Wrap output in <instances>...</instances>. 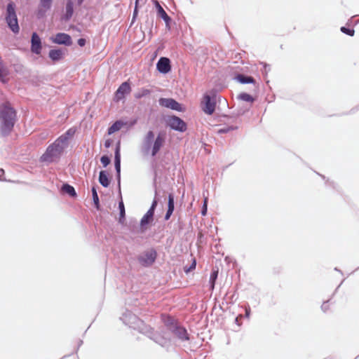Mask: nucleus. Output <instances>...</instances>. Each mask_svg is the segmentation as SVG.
Wrapping results in <instances>:
<instances>
[{
	"label": "nucleus",
	"instance_id": "39",
	"mask_svg": "<svg viewBox=\"0 0 359 359\" xmlns=\"http://www.w3.org/2000/svg\"><path fill=\"white\" fill-rule=\"evenodd\" d=\"M340 31L343 34H344L347 36H353L355 34V29L353 27H351V26H347V25L341 26L340 27Z\"/></svg>",
	"mask_w": 359,
	"mask_h": 359
},
{
	"label": "nucleus",
	"instance_id": "51",
	"mask_svg": "<svg viewBox=\"0 0 359 359\" xmlns=\"http://www.w3.org/2000/svg\"><path fill=\"white\" fill-rule=\"evenodd\" d=\"M358 111H359V103L351 108L348 111L343 113L342 115H352L355 114Z\"/></svg>",
	"mask_w": 359,
	"mask_h": 359
},
{
	"label": "nucleus",
	"instance_id": "25",
	"mask_svg": "<svg viewBox=\"0 0 359 359\" xmlns=\"http://www.w3.org/2000/svg\"><path fill=\"white\" fill-rule=\"evenodd\" d=\"M98 182L104 188L109 187L111 182V177L109 175L107 170H101L100 171Z\"/></svg>",
	"mask_w": 359,
	"mask_h": 359
},
{
	"label": "nucleus",
	"instance_id": "63",
	"mask_svg": "<svg viewBox=\"0 0 359 359\" xmlns=\"http://www.w3.org/2000/svg\"><path fill=\"white\" fill-rule=\"evenodd\" d=\"M178 225L180 230L183 229L184 224L183 222H180V219L178 220Z\"/></svg>",
	"mask_w": 359,
	"mask_h": 359
},
{
	"label": "nucleus",
	"instance_id": "43",
	"mask_svg": "<svg viewBox=\"0 0 359 359\" xmlns=\"http://www.w3.org/2000/svg\"><path fill=\"white\" fill-rule=\"evenodd\" d=\"M262 69H261L262 74L264 79H266L269 72L271 70L270 65L266 62H262Z\"/></svg>",
	"mask_w": 359,
	"mask_h": 359
},
{
	"label": "nucleus",
	"instance_id": "56",
	"mask_svg": "<svg viewBox=\"0 0 359 359\" xmlns=\"http://www.w3.org/2000/svg\"><path fill=\"white\" fill-rule=\"evenodd\" d=\"M114 161H121V151L114 150Z\"/></svg>",
	"mask_w": 359,
	"mask_h": 359
},
{
	"label": "nucleus",
	"instance_id": "44",
	"mask_svg": "<svg viewBox=\"0 0 359 359\" xmlns=\"http://www.w3.org/2000/svg\"><path fill=\"white\" fill-rule=\"evenodd\" d=\"M218 278V269L217 270H212L210 274V280L209 283L210 285H215L216 283L217 279Z\"/></svg>",
	"mask_w": 359,
	"mask_h": 359
},
{
	"label": "nucleus",
	"instance_id": "17",
	"mask_svg": "<svg viewBox=\"0 0 359 359\" xmlns=\"http://www.w3.org/2000/svg\"><path fill=\"white\" fill-rule=\"evenodd\" d=\"M171 60L165 56H161L156 64V69L160 74L166 75L172 72Z\"/></svg>",
	"mask_w": 359,
	"mask_h": 359
},
{
	"label": "nucleus",
	"instance_id": "42",
	"mask_svg": "<svg viewBox=\"0 0 359 359\" xmlns=\"http://www.w3.org/2000/svg\"><path fill=\"white\" fill-rule=\"evenodd\" d=\"M196 267V261L194 259L191 263L189 265H186L184 266V271L186 274L189 273L192 271L195 270Z\"/></svg>",
	"mask_w": 359,
	"mask_h": 359
},
{
	"label": "nucleus",
	"instance_id": "48",
	"mask_svg": "<svg viewBox=\"0 0 359 359\" xmlns=\"http://www.w3.org/2000/svg\"><path fill=\"white\" fill-rule=\"evenodd\" d=\"M208 199L205 198L201 209V214L202 216H206L208 214Z\"/></svg>",
	"mask_w": 359,
	"mask_h": 359
},
{
	"label": "nucleus",
	"instance_id": "52",
	"mask_svg": "<svg viewBox=\"0 0 359 359\" xmlns=\"http://www.w3.org/2000/svg\"><path fill=\"white\" fill-rule=\"evenodd\" d=\"M120 197H121V198H120V200L118 201V211L119 212H126V208H125L124 203H123V198H122L121 193H120Z\"/></svg>",
	"mask_w": 359,
	"mask_h": 359
},
{
	"label": "nucleus",
	"instance_id": "64",
	"mask_svg": "<svg viewBox=\"0 0 359 359\" xmlns=\"http://www.w3.org/2000/svg\"><path fill=\"white\" fill-rule=\"evenodd\" d=\"M334 271H336L339 272V273H341V274H343L342 271H341V270H340L339 269H338L337 267H335V268L334 269Z\"/></svg>",
	"mask_w": 359,
	"mask_h": 359
},
{
	"label": "nucleus",
	"instance_id": "40",
	"mask_svg": "<svg viewBox=\"0 0 359 359\" xmlns=\"http://www.w3.org/2000/svg\"><path fill=\"white\" fill-rule=\"evenodd\" d=\"M111 161V155L103 154L100 157V162L103 168H107Z\"/></svg>",
	"mask_w": 359,
	"mask_h": 359
},
{
	"label": "nucleus",
	"instance_id": "28",
	"mask_svg": "<svg viewBox=\"0 0 359 359\" xmlns=\"http://www.w3.org/2000/svg\"><path fill=\"white\" fill-rule=\"evenodd\" d=\"M121 125L122 124L121 123V120H119V118L114 121H112L107 129V135H111L115 133L118 132L122 129Z\"/></svg>",
	"mask_w": 359,
	"mask_h": 359
},
{
	"label": "nucleus",
	"instance_id": "11",
	"mask_svg": "<svg viewBox=\"0 0 359 359\" xmlns=\"http://www.w3.org/2000/svg\"><path fill=\"white\" fill-rule=\"evenodd\" d=\"M157 257V250L154 248H151L138 255L137 260L142 266L148 268L156 262Z\"/></svg>",
	"mask_w": 359,
	"mask_h": 359
},
{
	"label": "nucleus",
	"instance_id": "14",
	"mask_svg": "<svg viewBox=\"0 0 359 359\" xmlns=\"http://www.w3.org/2000/svg\"><path fill=\"white\" fill-rule=\"evenodd\" d=\"M231 79L240 84H252L255 93L259 90V84L252 76L244 75L237 71H234L231 74Z\"/></svg>",
	"mask_w": 359,
	"mask_h": 359
},
{
	"label": "nucleus",
	"instance_id": "31",
	"mask_svg": "<svg viewBox=\"0 0 359 359\" xmlns=\"http://www.w3.org/2000/svg\"><path fill=\"white\" fill-rule=\"evenodd\" d=\"M220 118H223L224 120L231 121L232 123H236L238 118L241 117L240 115L237 114V109L232 111L230 114L222 113L219 114Z\"/></svg>",
	"mask_w": 359,
	"mask_h": 359
},
{
	"label": "nucleus",
	"instance_id": "18",
	"mask_svg": "<svg viewBox=\"0 0 359 359\" xmlns=\"http://www.w3.org/2000/svg\"><path fill=\"white\" fill-rule=\"evenodd\" d=\"M76 132H77V128L76 126H72V127L68 128L61 135L57 137L55 139V140L57 141L64 147L67 149L69 145L70 140L74 137Z\"/></svg>",
	"mask_w": 359,
	"mask_h": 359
},
{
	"label": "nucleus",
	"instance_id": "32",
	"mask_svg": "<svg viewBox=\"0 0 359 359\" xmlns=\"http://www.w3.org/2000/svg\"><path fill=\"white\" fill-rule=\"evenodd\" d=\"M160 183H161V181H159V180H157V181H154V180H152V186H153L154 191V197L153 200H156L157 203H159L161 199Z\"/></svg>",
	"mask_w": 359,
	"mask_h": 359
},
{
	"label": "nucleus",
	"instance_id": "7",
	"mask_svg": "<svg viewBox=\"0 0 359 359\" xmlns=\"http://www.w3.org/2000/svg\"><path fill=\"white\" fill-rule=\"evenodd\" d=\"M67 149L55 140L46 149L44 153L39 157V162L48 165L58 163Z\"/></svg>",
	"mask_w": 359,
	"mask_h": 359
},
{
	"label": "nucleus",
	"instance_id": "22",
	"mask_svg": "<svg viewBox=\"0 0 359 359\" xmlns=\"http://www.w3.org/2000/svg\"><path fill=\"white\" fill-rule=\"evenodd\" d=\"M154 216L146 212L140 221V224L145 233L149 229L155 224Z\"/></svg>",
	"mask_w": 359,
	"mask_h": 359
},
{
	"label": "nucleus",
	"instance_id": "26",
	"mask_svg": "<svg viewBox=\"0 0 359 359\" xmlns=\"http://www.w3.org/2000/svg\"><path fill=\"white\" fill-rule=\"evenodd\" d=\"M121 120V128H125L126 132L130 130L137 123V118H130L127 119L125 117H121L119 118Z\"/></svg>",
	"mask_w": 359,
	"mask_h": 359
},
{
	"label": "nucleus",
	"instance_id": "1",
	"mask_svg": "<svg viewBox=\"0 0 359 359\" xmlns=\"http://www.w3.org/2000/svg\"><path fill=\"white\" fill-rule=\"evenodd\" d=\"M161 320L165 329L164 332L169 333L174 339L181 343L191 341V337L187 328L176 317L162 313Z\"/></svg>",
	"mask_w": 359,
	"mask_h": 359
},
{
	"label": "nucleus",
	"instance_id": "59",
	"mask_svg": "<svg viewBox=\"0 0 359 359\" xmlns=\"http://www.w3.org/2000/svg\"><path fill=\"white\" fill-rule=\"evenodd\" d=\"M115 172L121 171V161H114Z\"/></svg>",
	"mask_w": 359,
	"mask_h": 359
},
{
	"label": "nucleus",
	"instance_id": "49",
	"mask_svg": "<svg viewBox=\"0 0 359 359\" xmlns=\"http://www.w3.org/2000/svg\"><path fill=\"white\" fill-rule=\"evenodd\" d=\"M158 203L156 200H152L151 204L147 212L154 216Z\"/></svg>",
	"mask_w": 359,
	"mask_h": 359
},
{
	"label": "nucleus",
	"instance_id": "16",
	"mask_svg": "<svg viewBox=\"0 0 359 359\" xmlns=\"http://www.w3.org/2000/svg\"><path fill=\"white\" fill-rule=\"evenodd\" d=\"M75 12V6L74 0H65L62 13L60 16L61 22H68L72 18Z\"/></svg>",
	"mask_w": 359,
	"mask_h": 359
},
{
	"label": "nucleus",
	"instance_id": "4",
	"mask_svg": "<svg viewBox=\"0 0 359 359\" xmlns=\"http://www.w3.org/2000/svg\"><path fill=\"white\" fill-rule=\"evenodd\" d=\"M134 330H137L139 332L147 336L151 340L154 341L163 348H168L172 341L170 337H166L164 330L161 331L155 330V329L149 325H147L142 320L135 327Z\"/></svg>",
	"mask_w": 359,
	"mask_h": 359
},
{
	"label": "nucleus",
	"instance_id": "53",
	"mask_svg": "<svg viewBox=\"0 0 359 359\" xmlns=\"http://www.w3.org/2000/svg\"><path fill=\"white\" fill-rule=\"evenodd\" d=\"M116 180L117 182V189L121 192V172H115Z\"/></svg>",
	"mask_w": 359,
	"mask_h": 359
},
{
	"label": "nucleus",
	"instance_id": "58",
	"mask_svg": "<svg viewBox=\"0 0 359 359\" xmlns=\"http://www.w3.org/2000/svg\"><path fill=\"white\" fill-rule=\"evenodd\" d=\"M69 29H72V31L76 32L78 33H81V29L79 28L77 25H75L74 24H70L69 25Z\"/></svg>",
	"mask_w": 359,
	"mask_h": 359
},
{
	"label": "nucleus",
	"instance_id": "30",
	"mask_svg": "<svg viewBox=\"0 0 359 359\" xmlns=\"http://www.w3.org/2000/svg\"><path fill=\"white\" fill-rule=\"evenodd\" d=\"M238 100L252 104L256 100V98L247 92H241L236 97Z\"/></svg>",
	"mask_w": 359,
	"mask_h": 359
},
{
	"label": "nucleus",
	"instance_id": "62",
	"mask_svg": "<svg viewBox=\"0 0 359 359\" xmlns=\"http://www.w3.org/2000/svg\"><path fill=\"white\" fill-rule=\"evenodd\" d=\"M85 1L86 0H76L74 1V6L77 7H81Z\"/></svg>",
	"mask_w": 359,
	"mask_h": 359
},
{
	"label": "nucleus",
	"instance_id": "3",
	"mask_svg": "<svg viewBox=\"0 0 359 359\" xmlns=\"http://www.w3.org/2000/svg\"><path fill=\"white\" fill-rule=\"evenodd\" d=\"M18 120L17 111L7 104H0V135L1 137H8L14 128Z\"/></svg>",
	"mask_w": 359,
	"mask_h": 359
},
{
	"label": "nucleus",
	"instance_id": "41",
	"mask_svg": "<svg viewBox=\"0 0 359 359\" xmlns=\"http://www.w3.org/2000/svg\"><path fill=\"white\" fill-rule=\"evenodd\" d=\"M251 106H252L251 104H250V105L243 104L242 106L238 107V108L236 109L237 114L240 115L241 116L245 115L246 113H248L250 111Z\"/></svg>",
	"mask_w": 359,
	"mask_h": 359
},
{
	"label": "nucleus",
	"instance_id": "13",
	"mask_svg": "<svg viewBox=\"0 0 359 359\" xmlns=\"http://www.w3.org/2000/svg\"><path fill=\"white\" fill-rule=\"evenodd\" d=\"M54 0H39L37 8L34 11V15L39 20L45 19L47 13L51 10Z\"/></svg>",
	"mask_w": 359,
	"mask_h": 359
},
{
	"label": "nucleus",
	"instance_id": "60",
	"mask_svg": "<svg viewBox=\"0 0 359 359\" xmlns=\"http://www.w3.org/2000/svg\"><path fill=\"white\" fill-rule=\"evenodd\" d=\"M121 141L118 140L115 143L114 150L121 151Z\"/></svg>",
	"mask_w": 359,
	"mask_h": 359
},
{
	"label": "nucleus",
	"instance_id": "38",
	"mask_svg": "<svg viewBox=\"0 0 359 359\" xmlns=\"http://www.w3.org/2000/svg\"><path fill=\"white\" fill-rule=\"evenodd\" d=\"M343 281H344V280L341 282V283L334 290L332 297L329 299H327L326 301H324L323 302V304L321 305V307H320L323 312L326 313L329 310L330 307H329L328 304L331 302V299H332V297L336 294V292H337L338 289L339 288V287L342 284Z\"/></svg>",
	"mask_w": 359,
	"mask_h": 359
},
{
	"label": "nucleus",
	"instance_id": "24",
	"mask_svg": "<svg viewBox=\"0 0 359 359\" xmlns=\"http://www.w3.org/2000/svg\"><path fill=\"white\" fill-rule=\"evenodd\" d=\"M125 226H126L132 233H144L140 222H138L135 218H130L128 222H126V225H125Z\"/></svg>",
	"mask_w": 359,
	"mask_h": 359
},
{
	"label": "nucleus",
	"instance_id": "9",
	"mask_svg": "<svg viewBox=\"0 0 359 359\" xmlns=\"http://www.w3.org/2000/svg\"><path fill=\"white\" fill-rule=\"evenodd\" d=\"M161 121L163 122L165 127L173 131L184 133L188 128L187 123L182 118L175 114L162 115Z\"/></svg>",
	"mask_w": 359,
	"mask_h": 359
},
{
	"label": "nucleus",
	"instance_id": "21",
	"mask_svg": "<svg viewBox=\"0 0 359 359\" xmlns=\"http://www.w3.org/2000/svg\"><path fill=\"white\" fill-rule=\"evenodd\" d=\"M66 55V50L59 47H55L48 51V58L53 62H57L62 60Z\"/></svg>",
	"mask_w": 359,
	"mask_h": 359
},
{
	"label": "nucleus",
	"instance_id": "47",
	"mask_svg": "<svg viewBox=\"0 0 359 359\" xmlns=\"http://www.w3.org/2000/svg\"><path fill=\"white\" fill-rule=\"evenodd\" d=\"M225 88V86L220 83V82H216L215 83V85L213 88H212L210 90H215L217 91V97H222L219 93L220 91H222Z\"/></svg>",
	"mask_w": 359,
	"mask_h": 359
},
{
	"label": "nucleus",
	"instance_id": "45",
	"mask_svg": "<svg viewBox=\"0 0 359 359\" xmlns=\"http://www.w3.org/2000/svg\"><path fill=\"white\" fill-rule=\"evenodd\" d=\"M117 222L122 226H125L126 225V212H119L118 217L117 219Z\"/></svg>",
	"mask_w": 359,
	"mask_h": 359
},
{
	"label": "nucleus",
	"instance_id": "12",
	"mask_svg": "<svg viewBox=\"0 0 359 359\" xmlns=\"http://www.w3.org/2000/svg\"><path fill=\"white\" fill-rule=\"evenodd\" d=\"M158 102L161 107L172 111L183 113L187 110V107L184 104L179 102L172 97H160Z\"/></svg>",
	"mask_w": 359,
	"mask_h": 359
},
{
	"label": "nucleus",
	"instance_id": "2",
	"mask_svg": "<svg viewBox=\"0 0 359 359\" xmlns=\"http://www.w3.org/2000/svg\"><path fill=\"white\" fill-rule=\"evenodd\" d=\"M165 142V137L164 134L158 133L155 137L154 132L149 130L144 137L140 151L144 156H156L164 147Z\"/></svg>",
	"mask_w": 359,
	"mask_h": 359
},
{
	"label": "nucleus",
	"instance_id": "37",
	"mask_svg": "<svg viewBox=\"0 0 359 359\" xmlns=\"http://www.w3.org/2000/svg\"><path fill=\"white\" fill-rule=\"evenodd\" d=\"M151 93V90L146 88H141L139 89V90L134 94V97L137 100H140L142 97H144L149 95H150Z\"/></svg>",
	"mask_w": 359,
	"mask_h": 359
},
{
	"label": "nucleus",
	"instance_id": "6",
	"mask_svg": "<svg viewBox=\"0 0 359 359\" xmlns=\"http://www.w3.org/2000/svg\"><path fill=\"white\" fill-rule=\"evenodd\" d=\"M222 101H224V102L227 104L229 109L231 108L226 99L223 97H217L216 90H209L203 95V101L201 104V110L207 115H212L216 107L217 110L220 111Z\"/></svg>",
	"mask_w": 359,
	"mask_h": 359
},
{
	"label": "nucleus",
	"instance_id": "50",
	"mask_svg": "<svg viewBox=\"0 0 359 359\" xmlns=\"http://www.w3.org/2000/svg\"><path fill=\"white\" fill-rule=\"evenodd\" d=\"M165 25V29L168 31L171 30V25H175V22L173 21V20L169 16L167 18V19L163 20Z\"/></svg>",
	"mask_w": 359,
	"mask_h": 359
},
{
	"label": "nucleus",
	"instance_id": "20",
	"mask_svg": "<svg viewBox=\"0 0 359 359\" xmlns=\"http://www.w3.org/2000/svg\"><path fill=\"white\" fill-rule=\"evenodd\" d=\"M30 50L32 53L37 55L41 53V38L36 32H33L31 35Z\"/></svg>",
	"mask_w": 359,
	"mask_h": 359
},
{
	"label": "nucleus",
	"instance_id": "35",
	"mask_svg": "<svg viewBox=\"0 0 359 359\" xmlns=\"http://www.w3.org/2000/svg\"><path fill=\"white\" fill-rule=\"evenodd\" d=\"M154 6L156 8L157 18L164 20L169 17L163 7L157 1L154 4Z\"/></svg>",
	"mask_w": 359,
	"mask_h": 359
},
{
	"label": "nucleus",
	"instance_id": "55",
	"mask_svg": "<svg viewBox=\"0 0 359 359\" xmlns=\"http://www.w3.org/2000/svg\"><path fill=\"white\" fill-rule=\"evenodd\" d=\"M86 42H87L86 39L83 37L78 39L77 41H76L78 46L81 48L84 47L86 44Z\"/></svg>",
	"mask_w": 359,
	"mask_h": 359
},
{
	"label": "nucleus",
	"instance_id": "29",
	"mask_svg": "<svg viewBox=\"0 0 359 359\" xmlns=\"http://www.w3.org/2000/svg\"><path fill=\"white\" fill-rule=\"evenodd\" d=\"M62 189L71 198H76L77 197V193L76 191L75 188L69 184L68 182H65L62 183Z\"/></svg>",
	"mask_w": 359,
	"mask_h": 359
},
{
	"label": "nucleus",
	"instance_id": "8",
	"mask_svg": "<svg viewBox=\"0 0 359 359\" xmlns=\"http://www.w3.org/2000/svg\"><path fill=\"white\" fill-rule=\"evenodd\" d=\"M16 9L17 7L15 2L13 1H9L6 5V15L5 17V22L8 28L14 34H18L20 31Z\"/></svg>",
	"mask_w": 359,
	"mask_h": 359
},
{
	"label": "nucleus",
	"instance_id": "36",
	"mask_svg": "<svg viewBox=\"0 0 359 359\" xmlns=\"http://www.w3.org/2000/svg\"><path fill=\"white\" fill-rule=\"evenodd\" d=\"M238 129V126L225 124L223 127L218 129L217 133L220 134V135L226 134V133H229V132L236 130Z\"/></svg>",
	"mask_w": 359,
	"mask_h": 359
},
{
	"label": "nucleus",
	"instance_id": "61",
	"mask_svg": "<svg viewBox=\"0 0 359 359\" xmlns=\"http://www.w3.org/2000/svg\"><path fill=\"white\" fill-rule=\"evenodd\" d=\"M241 315H238V316H236L234 319V323L238 327H240L241 325H242V322L239 320V318H241Z\"/></svg>",
	"mask_w": 359,
	"mask_h": 359
},
{
	"label": "nucleus",
	"instance_id": "33",
	"mask_svg": "<svg viewBox=\"0 0 359 359\" xmlns=\"http://www.w3.org/2000/svg\"><path fill=\"white\" fill-rule=\"evenodd\" d=\"M318 175H319L323 180H325V183L327 186L332 187L334 190L337 192H340L339 186L335 183L334 181H330L329 178H327L324 175L320 174L318 172H315Z\"/></svg>",
	"mask_w": 359,
	"mask_h": 359
},
{
	"label": "nucleus",
	"instance_id": "23",
	"mask_svg": "<svg viewBox=\"0 0 359 359\" xmlns=\"http://www.w3.org/2000/svg\"><path fill=\"white\" fill-rule=\"evenodd\" d=\"M175 210V195L172 193L168 194L167 210L164 215V220L168 221L170 219Z\"/></svg>",
	"mask_w": 359,
	"mask_h": 359
},
{
	"label": "nucleus",
	"instance_id": "15",
	"mask_svg": "<svg viewBox=\"0 0 359 359\" xmlns=\"http://www.w3.org/2000/svg\"><path fill=\"white\" fill-rule=\"evenodd\" d=\"M49 40L54 44L69 47L73 44L70 34L65 32H57L50 36Z\"/></svg>",
	"mask_w": 359,
	"mask_h": 359
},
{
	"label": "nucleus",
	"instance_id": "19",
	"mask_svg": "<svg viewBox=\"0 0 359 359\" xmlns=\"http://www.w3.org/2000/svg\"><path fill=\"white\" fill-rule=\"evenodd\" d=\"M120 320L123 321L125 325H128L130 327L135 329V327L138 325L141 319L133 313L130 311L126 310L120 317Z\"/></svg>",
	"mask_w": 359,
	"mask_h": 359
},
{
	"label": "nucleus",
	"instance_id": "34",
	"mask_svg": "<svg viewBox=\"0 0 359 359\" xmlns=\"http://www.w3.org/2000/svg\"><path fill=\"white\" fill-rule=\"evenodd\" d=\"M146 20L144 23V29H149V33L151 32L153 26H154V16L152 14H147L145 16Z\"/></svg>",
	"mask_w": 359,
	"mask_h": 359
},
{
	"label": "nucleus",
	"instance_id": "57",
	"mask_svg": "<svg viewBox=\"0 0 359 359\" xmlns=\"http://www.w3.org/2000/svg\"><path fill=\"white\" fill-rule=\"evenodd\" d=\"M113 142H114V141L112 139L108 138V139L105 140V141L104 142V146L106 149H109L112 146Z\"/></svg>",
	"mask_w": 359,
	"mask_h": 359
},
{
	"label": "nucleus",
	"instance_id": "5",
	"mask_svg": "<svg viewBox=\"0 0 359 359\" xmlns=\"http://www.w3.org/2000/svg\"><path fill=\"white\" fill-rule=\"evenodd\" d=\"M150 162V169L153 174L154 181H161V177L167 174L171 165V158L168 151L164 152L163 155L158 156H151Z\"/></svg>",
	"mask_w": 359,
	"mask_h": 359
},
{
	"label": "nucleus",
	"instance_id": "27",
	"mask_svg": "<svg viewBox=\"0 0 359 359\" xmlns=\"http://www.w3.org/2000/svg\"><path fill=\"white\" fill-rule=\"evenodd\" d=\"M97 185L94 184L91 187V193H92V201H93V205L97 210H101V205L100 202V198L97 194Z\"/></svg>",
	"mask_w": 359,
	"mask_h": 359
},
{
	"label": "nucleus",
	"instance_id": "54",
	"mask_svg": "<svg viewBox=\"0 0 359 359\" xmlns=\"http://www.w3.org/2000/svg\"><path fill=\"white\" fill-rule=\"evenodd\" d=\"M251 316V309L249 305L247 306V308L245 310V315H241V318H245L247 319H250Z\"/></svg>",
	"mask_w": 359,
	"mask_h": 359
},
{
	"label": "nucleus",
	"instance_id": "46",
	"mask_svg": "<svg viewBox=\"0 0 359 359\" xmlns=\"http://www.w3.org/2000/svg\"><path fill=\"white\" fill-rule=\"evenodd\" d=\"M139 11H140V9L138 8L137 7V4H135V7H134V9H133V15H132V19H131V22H130V27L135 22V21L137 20V18H138V15H139Z\"/></svg>",
	"mask_w": 359,
	"mask_h": 359
},
{
	"label": "nucleus",
	"instance_id": "10",
	"mask_svg": "<svg viewBox=\"0 0 359 359\" xmlns=\"http://www.w3.org/2000/svg\"><path fill=\"white\" fill-rule=\"evenodd\" d=\"M132 91V82L128 79L121 83L113 95V101L115 103L125 102L128 95Z\"/></svg>",
	"mask_w": 359,
	"mask_h": 359
}]
</instances>
